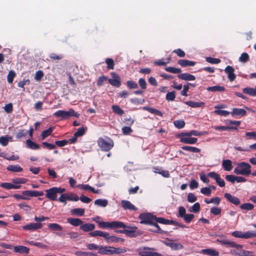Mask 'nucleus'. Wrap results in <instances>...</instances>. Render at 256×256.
<instances>
[{
  "mask_svg": "<svg viewBox=\"0 0 256 256\" xmlns=\"http://www.w3.org/2000/svg\"><path fill=\"white\" fill-rule=\"evenodd\" d=\"M98 144L101 150L104 152L110 151L114 146L113 140L108 137H106V138H98Z\"/></svg>",
  "mask_w": 256,
  "mask_h": 256,
  "instance_id": "f257e3e1",
  "label": "nucleus"
},
{
  "mask_svg": "<svg viewBox=\"0 0 256 256\" xmlns=\"http://www.w3.org/2000/svg\"><path fill=\"white\" fill-rule=\"evenodd\" d=\"M251 166L246 162L238 164V166L234 168V172L237 174L248 176L251 174Z\"/></svg>",
  "mask_w": 256,
  "mask_h": 256,
  "instance_id": "f03ea898",
  "label": "nucleus"
},
{
  "mask_svg": "<svg viewBox=\"0 0 256 256\" xmlns=\"http://www.w3.org/2000/svg\"><path fill=\"white\" fill-rule=\"evenodd\" d=\"M54 116L62 119H67L70 116L78 118L80 114L76 112L72 108H70L68 111L58 110L54 113Z\"/></svg>",
  "mask_w": 256,
  "mask_h": 256,
  "instance_id": "7ed1b4c3",
  "label": "nucleus"
},
{
  "mask_svg": "<svg viewBox=\"0 0 256 256\" xmlns=\"http://www.w3.org/2000/svg\"><path fill=\"white\" fill-rule=\"evenodd\" d=\"M138 218L140 220V224L150 225L154 222L155 216L151 213H142L140 214Z\"/></svg>",
  "mask_w": 256,
  "mask_h": 256,
  "instance_id": "20e7f679",
  "label": "nucleus"
},
{
  "mask_svg": "<svg viewBox=\"0 0 256 256\" xmlns=\"http://www.w3.org/2000/svg\"><path fill=\"white\" fill-rule=\"evenodd\" d=\"M112 78L108 80V82L116 88H119L121 85V80L119 76L114 72H112L110 74Z\"/></svg>",
  "mask_w": 256,
  "mask_h": 256,
  "instance_id": "39448f33",
  "label": "nucleus"
},
{
  "mask_svg": "<svg viewBox=\"0 0 256 256\" xmlns=\"http://www.w3.org/2000/svg\"><path fill=\"white\" fill-rule=\"evenodd\" d=\"M46 196L50 200H57V192L55 187H52L46 190Z\"/></svg>",
  "mask_w": 256,
  "mask_h": 256,
  "instance_id": "423d86ee",
  "label": "nucleus"
},
{
  "mask_svg": "<svg viewBox=\"0 0 256 256\" xmlns=\"http://www.w3.org/2000/svg\"><path fill=\"white\" fill-rule=\"evenodd\" d=\"M42 224L41 223H30L22 226V229L25 230H36L41 228Z\"/></svg>",
  "mask_w": 256,
  "mask_h": 256,
  "instance_id": "0eeeda50",
  "label": "nucleus"
},
{
  "mask_svg": "<svg viewBox=\"0 0 256 256\" xmlns=\"http://www.w3.org/2000/svg\"><path fill=\"white\" fill-rule=\"evenodd\" d=\"M224 72L228 75V78L230 82L234 81L236 78V75L234 74V70L233 67L230 66H228Z\"/></svg>",
  "mask_w": 256,
  "mask_h": 256,
  "instance_id": "6e6552de",
  "label": "nucleus"
},
{
  "mask_svg": "<svg viewBox=\"0 0 256 256\" xmlns=\"http://www.w3.org/2000/svg\"><path fill=\"white\" fill-rule=\"evenodd\" d=\"M122 206V208L125 210H131L136 211L138 210V208H136L133 204H132L130 201L127 200H122L121 202Z\"/></svg>",
  "mask_w": 256,
  "mask_h": 256,
  "instance_id": "1a4fd4ad",
  "label": "nucleus"
},
{
  "mask_svg": "<svg viewBox=\"0 0 256 256\" xmlns=\"http://www.w3.org/2000/svg\"><path fill=\"white\" fill-rule=\"evenodd\" d=\"M106 236L104 238L106 241L108 243L113 242H124V239L121 238L117 237L115 236H110V234L106 232Z\"/></svg>",
  "mask_w": 256,
  "mask_h": 256,
  "instance_id": "9d476101",
  "label": "nucleus"
},
{
  "mask_svg": "<svg viewBox=\"0 0 256 256\" xmlns=\"http://www.w3.org/2000/svg\"><path fill=\"white\" fill-rule=\"evenodd\" d=\"M22 195L27 196L36 197L44 194L42 192L36 190H24L22 192Z\"/></svg>",
  "mask_w": 256,
  "mask_h": 256,
  "instance_id": "9b49d317",
  "label": "nucleus"
},
{
  "mask_svg": "<svg viewBox=\"0 0 256 256\" xmlns=\"http://www.w3.org/2000/svg\"><path fill=\"white\" fill-rule=\"evenodd\" d=\"M224 196L230 202L236 206L240 204V200L238 198L232 196L230 194L225 193Z\"/></svg>",
  "mask_w": 256,
  "mask_h": 256,
  "instance_id": "f8f14e48",
  "label": "nucleus"
},
{
  "mask_svg": "<svg viewBox=\"0 0 256 256\" xmlns=\"http://www.w3.org/2000/svg\"><path fill=\"white\" fill-rule=\"evenodd\" d=\"M178 78L186 81H192L196 80V77L188 73H182L178 74Z\"/></svg>",
  "mask_w": 256,
  "mask_h": 256,
  "instance_id": "ddd939ff",
  "label": "nucleus"
},
{
  "mask_svg": "<svg viewBox=\"0 0 256 256\" xmlns=\"http://www.w3.org/2000/svg\"><path fill=\"white\" fill-rule=\"evenodd\" d=\"M230 114L233 116H242L246 115V112L245 110L242 108H234Z\"/></svg>",
  "mask_w": 256,
  "mask_h": 256,
  "instance_id": "4468645a",
  "label": "nucleus"
},
{
  "mask_svg": "<svg viewBox=\"0 0 256 256\" xmlns=\"http://www.w3.org/2000/svg\"><path fill=\"white\" fill-rule=\"evenodd\" d=\"M166 245L170 247L172 250H182L184 246L180 243H175L173 242H168L165 243Z\"/></svg>",
  "mask_w": 256,
  "mask_h": 256,
  "instance_id": "2eb2a0df",
  "label": "nucleus"
},
{
  "mask_svg": "<svg viewBox=\"0 0 256 256\" xmlns=\"http://www.w3.org/2000/svg\"><path fill=\"white\" fill-rule=\"evenodd\" d=\"M80 228L84 232H92L95 228V225L93 224L86 223L82 224Z\"/></svg>",
  "mask_w": 256,
  "mask_h": 256,
  "instance_id": "dca6fc26",
  "label": "nucleus"
},
{
  "mask_svg": "<svg viewBox=\"0 0 256 256\" xmlns=\"http://www.w3.org/2000/svg\"><path fill=\"white\" fill-rule=\"evenodd\" d=\"M98 253L102 254H112V247L100 246Z\"/></svg>",
  "mask_w": 256,
  "mask_h": 256,
  "instance_id": "f3484780",
  "label": "nucleus"
},
{
  "mask_svg": "<svg viewBox=\"0 0 256 256\" xmlns=\"http://www.w3.org/2000/svg\"><path fill=\"white\" fill-rule=\"evenodd\" d=\"M178 64L182 67L193 66L196 64V62L187 60H180L178 61Z\"/></svg>",
  "mask_w": 256,
  "mask_h": 256,
  "instance_id": "a211bd4d",
  "label": "nucleus"
},
{
  "mask_svg": "<svg viewBox=\"0 0 256 256\" xmlns=\"http://www.w3.org/2000/svg\"><path fill=\"white\" fill-rule=\"evenodd\" d=\"M126 226L122 222L120 221H112L110 222V228H126Z\"/></svg>",
  "mask_w": 256,
  "mask_h": 256,
  "instance_id": "6ab92c4d",
  "label": "nucleus"
},
{
  "mask_svg": "<svg viewBox=\"0 0 256 256\" xmlns=\"http://www.w3.org/2000/svg\"><path fill=\"white\" fill-rule=\"evenodd\" d=\"M29 248L22 246H15L14 248V252L20 254H28L29 252Z\"/></svg>",
  "mask_w": 256,
  "mask_h": 256,
  "instance_id": "aec40b11",
  "label": "nucleus"
},
{
  "mask_svg": "<svg viewBox=\"0 0 256 256\" xmlns=\"http://www.w3.org/2000/svg\"><path fill=\"white\" fill-rule=\"evenodd\" d=\"M67 222L74 226H80L84 222L78 218H68Z\"/></svg>",
  "mask_w": 256,
  "mask_h": 256,
  "instance_id": "412c9836",
  "label": "nucleus"
},
{
  "mask_svg": "<svg viewBox=\"0 0 256 256\" xmlns=\"http://www.w3.org/2000/svg\"><path fill=\"white\" fill-rule=\"evenodd\" d=\"M184 103L192 108L204 107L205 106V103L202 102H196L192 100H189L184 102Z\"/></svg>",
  "mask_w": 256,
  "mask_h": 256,
  "instance_id": "4be33fe9",
  "label": "nucleus"
},
{
  "mask_svg": "<svg viewBox=\"0 0 256 256\" xmlns=\"http://www.w3.org/2000/svg\"><path fill=\"white\" fill-rule=\"evenodd\" d=\"M198 139L196 138H180V142H181L186 144H194L196 143Z\"/></svg>",
  "mask_w": 256,
  "mask_h": 256,
  "instance_id": "5701e85b",
  "label": "nucleus"
},
{
  "mask_svg": "<svg viewBox=\"0 0 256 256\" xmlns=\"http://www.w3.org/2000/svg\"><path fill=\"white\" fill-rule=\"evenodd\" d=\"M222 166L226 171H230L232 168V162L230 160H222Z\"/></svg>",
  "mask_w": 256,
  "mask_h": 256,
  "instance_id": "b1692460",
  "label": "nucleus"
},
{
  "mask_svg": "<svg viewBox=\"0 0 256 256\" xmlns=\"http://www.w3.org/2000/svg\"><path fill=\"white\" fill-rule=\"evenodd\" d=\"M142 110H147L148 112H150L151 114H155L161 117L163 116V113L162 112H161L160 110H156L152 108L144 106L142 108Z\"/></svg>",
  "mask_w": 256,
  "mask_h": 256,
  "instance_id": "393cba45",
  "label": "nucleus"
},
{
  "mask_svg": "<svg viewBox=\"0 0 256 256\" xmlns=\"http://www.w3.org/2000/svg\"><path fill=\"white\" fill-rule=\"evenodd\" d=\"M242 92L244 93L248 94L250 96H256V86L255 88H245L242 89Z\"/></svg>",
  "mask_w": 256,
  "mask_h": 256,
  "instance_id": "a878e982",
  "label": "nucleus"
},
{
  "mask_svg": "<svg viewBox=\"0 0 256 256\" xmlns=\"http://www.w3.org/2000/svg\"><path fill=\"white\" fill-rule=\"evenodd\" d=\"M26 145L28 148L32 150H39L40 148L39 144L33 142L30 139L26 140Z\"/></svg>",
  "mask_w": 256,
  "mask_h": 256,
  "instance_id": "bb28decb",
  "label": "nucleus"
},
{
  "mask_svg": "<svg viewBox=\"0 0 256 256\" xmlns=\"http://www.w3.org/2000/svg\"><path fill=\"white\" fill-rule=\"evenodd\" d=\"M12 137L9 136H2L0 137V144L4 146H6L8 144L10 141H12Z\"/></svg>",
  "mask_w": 256,
  "mask_h": 256,
  "instance_id": "cd10ccee",
  "label": "nucleus"
},
{
  "mask_svg": "<svg viewBox=\"0 0 256 256\" xmlns=\"http://www.w3.org/2000/svg\"><path fill=\"white\" fill-rule=\"evenodd\" d=\"M152 226V228L149 230L150 231L156 232L158 234H164V231L162 230L160 226L156 222H154L153 224H150Z\"/></svg>",
  "mask_w": 256,
  "mask_h": 256,
  "instance_id": "c85d7f7f",
  "label": "nucleus"
},
{
  "mask_svg": "<svg viewBox=\"0 0 256 256\" xmlns=\"http://www.w3.org/2000/svg\"><path fill=\"white\" fill-rule=\"evenodd\" d=\"M206 90L210 92H224L225 90L224 87L220 86H208L206 88Z\"/></svg>",
  "mask_w": 256,
  "mask_h": 256,
  "instance_id": "c756f323",
  "label": "nucleus"
},
{
  "mask_svg": "<svg viewBox=\"0 0 256 256\" xmlns=\"http://www.w3.org/2000/svg\"><path fill=\"white\" fill-rule=\"evenodd\" d=\"M84 209L83 208H76L72 209L70 211V212L73 214H75L76 216H84Z\"/></svg>",
  "mask_w": 256,
  "mask_h": 256,
  "instance_id": "7c9ffc66",
  "label": "nucleus"
},
{
  "mask_svg": "<svg viewBox=\"0 0 256 256\" xmlns=\"http://www.w3.org/2000/svg\"><path fill=\"white\" fill-rule=\"evenodd\" d=\"M88 234L90 236L93 237L101 236L104 238L106 236V232L98 230L90 232Z\"/></svg>",
  "mask_w": 256,
  "mask_h": 256,
  "instance_id": "2f4dec72",
  "label": "nucleus"
},
{
  "mask_svg": "<svg viewBox=\"0 0 256 256\" xmlns=\"http://www.w3.org/2000/svg\"><path fill=\"white\" fill-rule=\"evenodd\" d=\"M202 252L205 254L210 256H218L219 255V253L218 251L210 248L203 250Z\"/></svg>",
  "mask_w": 256,
  "mask_h": 256,
  "instance_id": "473e14b6",
  "label": "nucleus"
},
{
  "mask_svg": "<svg viewBox=\"0 0 256 256\" xmlns=\"http://www.w3.org/2000/svg\"><path fill=\"white\" fill-rule=\"evenodd\" d=\"M6 170L12 172H20L22 170V168L18 165H10L7 167Z\"/></svg>",
  "mask_w": 256,
  "mask_h": 256,
  "instance_id": "72a5a7b5",
  "label": "nucleus"
},
{
  "mask_svg": "<svg viewBox=\"0 0 256 256\" xmlns=\"http://www.w3.org/2000/svg\"><path fill=\"white\" fill-rule=\"evenodd\" d=\"M182 148L183 150H185L188 151L190 152H198H198H200V151H201L200 148H198L194 147V146H182Z\"/></svg>",
  "mask_w": 256,
  "mask_h": 256,
  "instance_id": "f704fd0d",
  "label": "nucleus"
},
{
  "mask_svg": "<svg viewBox=\"0 0 256 256\" xmlns=\"http://www.w3.org/2000/svg\"><path fill=\"white\" fill-rule=\"evenodd\" d=\"M54 127L52 126L49 128L48 129L44 130L41 134L42 137V139L43 140L45 139L46 138H47L48 136L50 135L52 131L54 130Z\"/></svg>",
  "mask_w": 256,
  "mask_h": 256,
  "instance_id": "c9c22d12",
  "label": "nucleus"
},
{
  "mask_svg": "<svg viewBox=\"0 0 256 256\" xmlns=\"http://www.w3.org/2000/svg\"><path fill=\"white\" fill-rule=\"evenodd\" d=\"M126 229H125V234L128 236H133L136 228L126 226Z\"/></svg>",
  "mask_w": 256,
  "mask_h": 256,
  "instance_id": "e433bc0d",
  "label": "nucleus"
},
{
  "mask_svg": "<svg viewBox=\"0 0 256 256\" xmlns=\"http://www.w3.org/2000/svg\"><path fill=\"white\" fill-rule=\"evenodd\" d=\"M108 204V201L106 200L98 199L94 201V204L101 207H106Z\"/></svg>",
  "mask_w": 256,
  "mask_h": 256,
  "instance_id": "4c0bfd02",
  "label": "nucleus"
},
{
  "mask_svg": "<svg viewBox=\"0 0 256 256\" xmlns=\"http://www.w3.org/2000/svg\"><path fill=\"white\" fill-rule=\"evenodd\" d=\"M112 108L116 114L120 116H122L124 114V111L122 110L120 106L117 105H113L112 106Z\"/></svg>",
  "mask_w": 256,
  "mask_h": 256,
  "instance_id": "58836bf2",
  "label": "nucleus"
},
{
  "mask_svg": "<svg viewBox=\"0 0 256 256\" xmlns=\"http://www.w3.org/2000/svg\"><path fill=\"white\" fill-rule=\"evenodd\" d=\"M75 254L77 256H96V254L92 252L78 251L76 252Z\"/></svg>",
  "mask_w": 256,
  "mask_h": 256,
  "instance_id": "ea45409f",
  "label": "nucleus"
},
{
  "mask_svg": "<svg viewBox=\"0 0 256 256\" xmlns=\"http://www.w3.org/2000/svg\"><path fill=\"white\" fill-rule=\"evenodd\" d=\"M165 70L172 74H180L182 72V70L179 68H176L172 66H169L165 68Z\"/></svg>",
  "mask_w": 256,
  "mask_h": 256,
  "instance_id": "a19ab883",
  "label": "nucleus"
},
{
  "mask_svg": "<svg viewBox=\"0 0 256 256\" xmlns=\"http://www.w3.org/2000/svg\"><path fill=\"white\" fill-rule=\"evenodd\" d=\"M48 228L52 230H61L62 229L61 226L56 223L50 224Z\"/></svg>",
  "mask_w": 256,
  "mask_h": 256,
  "instance_id": "79ce46f5",
  "label": "nucleus"
},
{
  "mask_svg": "<svg viewBox=\"0 0 256 256\" xmlns=\"http://www.w3.org/2000/svg\"><path fill=\"white\" fill-rule=\"evenodd\" d=\"M220 199L219 197H215V198H212L209 200H208L207 198H205V200H204V202L208 204L213 202V203L218 205L220 203Z\"/></svg>",
  "mask_w": 256,
  "mask_h": 256,
  "instance_id": "37998d69",
  "label": "nucleus"
},
{
  "mask_svg": "<svg viewBox=\"0 0 256 256\" xmlns=\"http://www.w3.org/2000/svg\"><path fill=\"white\" fill-rule=\"evenodd\" d=\"M106 63L107 64L106 68L108 70H113L114 68V62L112 58H107L106 60Z\"/></svg>",
  "mask_w": 256,
  "mask_h": 256,
  "instance_id": "c03bdc74",
  "label": "nucleus"
},
{
  "mask_svg": "<svg viewBox=\"0 0 256 256\" xmlns=\"http://www.w3.org/2000/svg\"><path fill=\"white\" fill-rule=\"evenodd\" d=\"M154 222L157 224L158 222L164 224H169V223H170L169 220L163 218H157L156 216H155Z\"/></svg>",
  "mask_w": 256,
  "mask_h": 256,
  "instance_id": "a18cd8bd",
  "label": "nucleus"
},
{
  "mask_svg": "<svg viewBox=\"0 0 256 256\" xmlns=\"http://www.w3.org/2000/svg\"><path fill=\"white\" fill-rule=\"evenodd\" d=\"M86 128L81 127L78 129L77 131L74 134L75 136H82L85 134Z\"/></svg>",
  "mask_w": 256,
  "mask_h": 256,
  "instance_id": "49530a36",
  "label": "nucleus"
},
{
  "mask_svg": "<svg viewBox=\"0 0 256 256\" xmlns=\"http://www.w3.org/2000/svg\"><path fill=\"white\" fill-rule=\"evenodd\" d=\"M200 204L198 202H196L192 207L190 208L189 210L191 212L196 213L200 210Z\"/></svg>",
  "mask_w": 256,
  "mask_h": 256,
  "instance_id": "de8ad7c7",
  "label": "nucleus"
},
{
  "mask_svg": "<svg viewBox=\"0 0 256 256\" xmlns=\"http://www.w3.org/2000/svg\"><path fill=\"white\" fill-rule=\"evenodd\" d=\"M256 237V232L255 231H248L244 233V238H252Z\"/></svg>",
  "mask_w": 256,
  "mask_h": 256,
  "instance_id": "09e8293b",
  "label": "nucleus"
},
{
  "mask_svg": "<svg viewBox=\"0 0 256 256\" xmlns=\"http://www.w3.org/2000/svg\"><path fill=\"white\" fill-rule=\"evenodd\" d=\"M60 202L64 203V204H66V200H68V194L64 193L62 194L58 200Z\"/></svg>",
  "mask_w": 256,
  "mask_h": 256,
  "instance_id": "8fccbe9b",
  "label": "nucleus"
},
{
  "mask_svg": "<svg viewBox=\"0 0 256 256\" xmlns=\"http://www.w3.org/2000/svg\"><path fill=\"white\" fill-rule=\"evenodd\" d=\"M240 208L242 210H250L254 209V206L250 203H245L240 205Z\"/></svg>",
  "mask_w": 256,
  "mask_h": 256,
  "instance_id": "3c124183",
  "label": "nucleus"
},
{
  "mask_svg": "<svg viewBox=\"0 0 256 256\" xmlns=\"http://www.w3.org/2000/svg\"><path fill=\"white\" fill-rule=\"evenodd\" d=\"M174 124L176 128H182L185 126V122L184 120H179L174 121Z\"/></svg>",
  "mask_w": 256,
  "mask_h": 256,
  "instance_id": "603ef678",
  "label": "nucleus"
},
{
  "mask_svg": "<svg viewBox=\"0 0 256 256\" xmlns=\"http://www.w3.org/2000/svg\"><path fill=\"white\" fill-rule=\"evenodd\" d=\"M226 246L230 248H235L237 249H240L242 248V244H236L234 242L229 241L228 240Z\"/></svg>",
  "mask_w": 256,
  "mask_h": 256,
  "instance_id": "864d4df0",
  "label": "nucleus"
},
{
  "mask_svg": "<svg viewBox=\"0 0 256 256\" xmlns=\"http://www.w3.org/2000/svg\"><path fill=\"white\" fill-rule=\"evenodd\" d=\"M175 98L176 94L174 91L168 92L166 96V98L168 101H173L174 100Z\"/></svg>",
  "mask_w": 256,
  "mask_h": 256,
  "instance_id": "5fc2aeb1",
  "label": "nucleus"
},
{
  "mask_svg": "<svg viewBox=\"0 0 256 256\" xmlns=\"http://www.w3.org/2000/svg\"><path fill=\"white\" fill-rule=\"evenodd\" d=\"M16 73L13 70H10L8 74V76H7V80H8V82L9 83V84H12V82H13V80H14V78L16 76Z\"/></svg>",
  "mask_w": 256,
  "mask_h": 256,
  "instance_id": "6e6d98bb",
  "label": "nucleus"
},
{
  "mask_svg": "<svg viewBox=\"0 0 256 256\" xmlns=\"http://www.w3.org/2000/svg\"><path fill=\"white\" fill-rule=\"evenodd\" d=\"M126 86L130 89H136L138 88L137 83L132 80L127 81Z\"/></svg>",
  "mask_w": 256,
  "mask_h": 256,
  "instance_id": "4d7b16f0",
  "label": "nucleus"
},
{
  "mask_svg": "<svg viewBox=\"0 0 256 256\" xmlns=\"http://www.w3.org/2000/svg\"><path fill=\"white\" fill-rule=\"evenodd\" d=\"M28 132L26 130H20L16 133V137L17 138H20L22 137H24L28 134Z\"/></svg>",
  "mask_w": 256,
  "mask_h": 256,
  "instance_id": "13d9d810",
  "label": "nucleus"
},
{
  "mask_svg": "<svg viewBox=\"0 0 256 256\" xmlns=\"http://www.w3.org/2000/svg\"><path fill=\"white\" fill-rule=\"evenodd\" d=\"M50 58L53 60H60L64 58L62 54H57L55 53H51L49 56Z\"/></svg>",
  "mask_w": 256,
  "mask_h": 256,
  "instance_id": "bf43d9fd",
  "label": "nucleus"
},
{
  "mask_svg": "<svg viewBox=\"0 0 256 256\" xmlns=\"http://www.w3.org/2000/svg\"><path fill=\"white\" fill-rule=\"evenodd\" d=\"M206 61L212 64H218L221 62L219 58H213L212 57H207L206 58Z\"/></svg>",
  "mask_w": 256,
  "mask_h": 256,
  "instance_id": "052dcab7",
  "label": "nucleus"
},
{
  "mask_svg": "<svg viewBox=\"0 0 256 256\" xmlns=\"http://www.w3.org/2000/svg\"><path fill=\"white\" fill-rule=\"evenodd\" d=\"M112 254H120L125 253L126 252V249L122 248H114L112 247Z\"/></svg>",
  "mask_w": 256,
  "mask_h": 256,
  "instance_id": "680f3d73",
  "label": "nucleus"
},
{
  "mask_svg": "<svg viewBox=\"0 0 256 256\" xmlns=\"http://www.w3.org/2000/svg\"><path fill=\"white\" fill-rule=\"evenodd\" d=\"M249 60V56L246 52L242 54L240 56L239 58V61L242 62H246Z\"/></svg>",
  "mask_w": 256,
  "mask_h": 256,
  "instance_id": "e2e57ef3",
  "label": "nucleus"
},
{
  "mask_svg": "<svg viewBox=\"0 0 256 256\" xmlns=\"http://www.w3.org/2000/svg\"><path fill=\"white\" fill-rule=\"evenodd\" d=\"M194 214H186L182 218L184 222L186 223H190L194 218Z\"/></svg>",
  "mask_w": 256,
  "mask_h": 256,
  "instance_id": "0e129e2a",
  "label": "nucleus"
},
{
  "mask_svg": "<svg viewBox=\"0 0 256 256\" xmlns=\"http://www.w3.org/2000/svg\"><path fill=\"white\" fill-rule=\"evenodd\" d=\"M200 192L206 196H209L210 195V194L212 193V190H211V189L210 188L204 187V188H202L200 189Z\"/></svg>",
  "mask_w": 256,
  "mask_h": 256,
  "instance_id": "69168bd1",
  "label": "nucleus"
},
{
  "mask_svg": "<svg viewBox=\"0 0 256 256\" xmlns=\"http://www.w3.org/2000/svg\"><path fill=\"white\" fill-rule=\"evenodd\" d=\"M139 85L142 90H145L146 88L147 84L144 78H140L138 80Z\"/></svg>",
  "mask_w": 256,
  "mask_h": 256,
  "instance_id": "338daca9",
  "label": "nucleus"
},
{
  "mask_svg": "<svg viewBox=\"0 0 256 256\" xmlns=\"http://www.w3.org/2000/svg\"><path fill=\"white\" fill-rule=\"evenodd\" d=\"M253 252L246 250H241L240 251L239 256H253Z\"/></svg>",
  "mask_w": 256,
  "mask_h": 256,
  "instance_id": "774afa93",
  "label": "nucleus"
}]
</instances>
